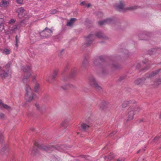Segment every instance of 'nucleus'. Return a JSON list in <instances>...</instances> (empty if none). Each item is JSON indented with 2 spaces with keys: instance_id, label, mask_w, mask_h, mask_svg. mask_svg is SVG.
<instances>
[{
  "instance_id": "1",
  "label": "nucleus",
  "mask_w": 161,
  "mask_h": 161,
  "mask_svg": "<svg viewBox=\"0 0 161 161\" xmlns=\"http://www.w3.org/2000/svg\"><path fill=\"white\" fill-rule=\"evenodd\" d=\"M160 69H159L155 70L149 74L147 75L146 78L144 77L142 78L137 79L134 82L135 85L142 86L145 84L146 79L147 78H151L157 75Z\"/></svg>"
},
{
  "instance_id": "2",
  "label": "nucleus",
  "mask_w": 161,
  "mask_h": 161,
  "mask_svg": "<svg viewBox=\"0 0 161 161\" xmlns=\"http://www.w3.org/2000/svg\"><path fill=\"white\" fill-rule=\"evenodd\" d=\"M10 65V63H8L6 64H4V63H2L0 64V77L2 79H5L8 76V71Z\"/></svg>"
},
{
  "instance_id": "3",
  "label": "nucleus",
  "mask_w": 161,
  "mask_h": 161,
  "mask_svg": "<svg viewBox=\"0 0 161 161\" xmlns=\"http://www.w3.org/2000/svg\"><path fill=\"white\" fill-rule=\"evenodd\" d=\"M114 6L116 10L120 11L125 10H134L137 8V6H135L125 8V4L122 1H120L119 4H114Z\"/></svg>"
},
{
  "instance_id": "4",
  "label": "nucleus",
  "mask_w": 161,
  "mask_h": 161,
  "mask_svg": "<svg viewBox=\"0 0 161 161\" xmlns=\"http://www.w3.org/2000/svg\"><path fill=\"white\" fill-rule=\"evenodd\" d=\"M34 145L35 147L38 148V150H39L40 152L43 151H51L55 149V147L51 145H42L39 146V144L36 142L34 143Z\"/></svg>"
},
{
  "instance_id": "5",
  "label": "nucleus",
  "mask_w": 161,
  "mask_h": 161,
  "mask_svg": "<svg viewBox=\"0 0 161 161\" xmlns=\"http://www.w3.org/2000/svg\"><path fill=\"white\" fill-rule=\"evenodd\" d=\"M88 82L91 86L95 87L97 90H100L101 89V87L97 83L96 79L92 75L88 76Z\"/></svg>"
},
{
  "instance_id": "6",
  "label": "nucleus",
  "mask_w": 161,
  "mask_h": 161,
  "mask_svg": "<svg viewBox=\"0 0 161 161\" xmlns=\"http://www.w3.org/2000/svg\"><path fill=\"white\" fill-rule=\"evenodd\" d=\"M52 30L54 29L51 28V29H49L47 27H46L45 29L41 32L40 33V36L43 37H47L51 36V34L53 33Z\"/></svg>"
},
{
  "instance_id": "7",
  "label": "nucleus",
  "mask_w": 161,
  "mask_h": 161,
  "mask_svg": "<svg viewBox=\"0 0 161 161\" xmlns=\"http://www.w3.org/2000/svg\"><path fill=\"white\" fill-rule=\"evenodd\" d=\"M31 67L29 66H26L25 67H23L22 69L24 72L29 73V74L26 76H24L23 79L22 80L24 83H26L28 81V79L31 75V74L30 73L31 70Z\"/></svg>"
},
{
  "instance_id": "8",
  "label": "nucleus",
  "mask_w": 161,
  "mask_h": 161,
  "mask_svg": "<svg viewBox=\"0 0 161 161\" xmlns=\"http://www.w3.org/2000/svg\"><path fill=\"white\" fill-rule=\"evenodd\" d=\"M140 110V108L139 107H137L135 108H130L128 109V120H131L133 119L134 114V111H139Z\"/></svg>"
},
{
  "instance_id": "9",
  "label": "nucleus",
  "mask_w": 161,
  "mask_h": 161,
  "mask_svg": "<svg viewBox=\"0 0 161 161\" xmlns=\"http://www.w3.org/2000/svg\"><path fill=\"white\" fill-rule=\"evenodd\" d=\"M8 151V145L4 143L0 145V153L3 155L6 153Z\"/></svg>"
},
{
  "instance_id": "10",
  "label": "nucleus",
  "mask_w": 161,
  "mask_h": 161,
  "mask_svg": "<svg viewBox=\"0 0 161 161\" xmlns=\"http://www.w3.org/2000/svg\"><path fill=\"white\" fill-rule=\"evenodd\" d=\"M35 105L37 109L41 112H44L46 109V107L45 105H40L37 103H35Z\"/></svg>"
},
{
  "instance_id": "11",
  "label": "nucleus",
  "mask_w": 161,
  "mask_h": 161,
  "mask_svg": "<svg viewBox=\"0 0 161 161\" xmlns=\"http://www.w3.org/2000/svg\"><path fill=\"white\" fill-rule=\"evenodd\" d=\"M35 94L33 93H26L25 96V98L26 101L30 102L32 101L34 97Z\"/></svg>"
},
{
  "instance_id": "12",
  "label": "nucleus",
  "mask_w": 161,
  "mask_h": 161,
  "mask_svg": "<svg viewBox=\"0 0 161 161\" xmlns=\"http://www.w3.org/2000/svg\"><path fill=\"white\" fill-rule=\"evenodd\" d=\"M17 11L18 13V16L19 18H21L25 16V10L23 7H20L18 8Z\"/></svg>"
},
{
  "instance_id": "13",
  "label": "nucleus",
  "mask_w": 161,
  "mask_h": 161,
  "mask_svg": "<svg viewBox=\"0 0 161 161\" xmlns=\"http://www.w3.org/2000/svg\"><path fill=\"white\" fill-rule=\"evenodd\" d=\"M114 22L113 20L112 19H108L106 20L100 21L98 22V24L100 25H103L106 24H111Z\"/></svg>"
},
{
  "instance_id": "14",
  "label": "nucleus",
  "mask_w": 161,
  "mask_h": 161,
  "mask_svg": "<svg viewBox=\"0 0 161 161\" xmlns=\"http://www.w3.org/2000/svg\"><path fill=\"white\" fill-rule=\"evenodd\" d=\"M94 37V36L92 34H90L86 37V40L87 45H89L93 42Z\"/></svg>"
},
{
  "instance_id": "15",
  "label": "nucleus",
  "mask_w": 161,
  "mask_h": 161,
  "mask_svg": "<svg viewBox=\"0 0 161 161\" xmlns=\"http://www.w3.org/2000/svg\"><path fill=\"white\" fill-rule=\"evenodd\" d=\"M136 102L135 100L125 101L123 102L122 104V107L123 108H125L129 104L135 103Z\"/></svg>"
},
{
  "instance_id": "16",
  "label": "nucleus",
  "mask_w": 161,
  "mask_h": 161,
  "mask_svg": "<svg viewBox=\"0 0 161 161\" xmlns=\"http://www.w3.org/2000/svg\"><path fill=\"white\" fill-rule=\"evenodd\" d=\"M9 0H2L0 3V7L2 8L7 7L9 4Z\"/></svg>"
},
{
  "instance_id": "17",
  "label": "nucleus",
  "mask_w": 161,
  "mask_h": 161,
  "mask_svg": "<svg viewBox=\"0 0 161 161\" xmlns=\"http://www.w3.org/2000/svg\"><path fill=\"white\" fill-rule=\"evenodd\" d=\"M18 25H14L12 27L10 28V29L7 31V34L10 33H13L15 32L16 30L18 28Z\"/></svg>"
},
{
  "instance_id": "18",
  "label": "nucleus",
  "mask_w": 161,
  "mask_h": 161,
  "mask_svg": "<svg viewBox=\"0 0 161 161\" xmlns=\"http://www.w3.org/2000/svg\"><path fill=\"white\" fill-rule=\"evenodd\" d=\"M139 39L141 40H145L147 39V36L144 32L139 33L138 35Z\"/></svg>"
},
{
  "instance_id": "19",
  "label": "nucleus",
  "mask_w": 161,
  "mask_h": 161,
  "mask_svg": "<svg viewBox=\"0 0 161 161\" xmlns=\"http://www.w3.org/2000/svg\"><path fill=\"white\" fill-rule=\"evenodd\" d=\"M96 36L100 38H102L105 40H107L108 39V38L107 36H106L100 32H99L96 33Z\"/></svg>"
},
{
  "instance_id": "20",
  "label": "nucleus",
  "mask_w": 161,
  "mask_h": 161,
  "mask_svg": "<svg viewBox=\"0 0 161 161\" xmlns=\"http://www.w3.org/2000/svg\"><path fill=\"white\" fill-rule=\"evenodd\" d=\"M108 104V102L105 101H103L100 104V108L103 110H104L106 108Z\"/></svg>"
},
{
  "instance_id": "21",
  "label": "nucleus",
  "mask_w": 161,
  "mask_h": 161,
  "mask_svg": "<svg viewBox=\"0 0 161 161\" xmlns=\"http://www.w3.org/2000/svg\"><path fill=\"white\" fill-rule=\"evenodd\" d=\"M81 127L83 131H86L89 128L90 126L85 123H83L81 125Z\"/></svg>"
},
{
  "instance_id": "22",
  "label": "nucleus",
  "mask_w": 161,
  "mask_h": 161,
  "mask_svg": "<svg viewBox=\"0 0 161 161\" xmlns=\"http://www.w3.org/2000/svg\"><path fill=\"white\" fill-rule=\"evenodd\" d=\"M76 18H71L67 22L66 25L68 26H71L73 25L74 23L76 21Z\"/></svg>"
},
{
  "instance_id": "23",
  "label": "nucleus",
  "mask_w": 161,
  "mask_h": 161,
  "mask_svg": "<svg viewBox=\"0 0 161 161\" xmlns=\"http://www.w3.org/2000/svg\"><path fill=\"white\" fill-rule=\"evenodd\" d=\"M68 121L67 120H65L61 124L60 127L62 129H65L67 126Z\"/></svg>"
},
{
  "instance_id": "24",
  "label": "nucleus",
  "mask_w": 161,
  "mask_h": 161,
  "mask_svg": "<svg viewBox=\"0 0 161 161\" xmlns=\"http://www.w3.org/2000/svg\"><path fill=\"white\" fill-rule=\"evenodd\" d=\"M25 90L26 93L33 92L30 85L28 84H26L25 85Z\"/></svg>"
},
{
  "instance_id": "25",
  "label": "nucleus",
  "mask_w": 161,
  "mask_h": 161,
  "mask_svg": "<svg viewBox=\"0 0 161 161\" xmlns=\"http://www.w3.org/2000/svg\"><path fill=\"white\" fill-rule=\"evenodd\" d=\"M121 68V66L118 64H113L111 66V68L113 70L118 69Z\"/></svg>"
},
{
  "instance_id": "26",
  "label": "nucleus",
  "mask_w": 161,
  "mask_h": 161,
  "mask_svg": "<svg viewBox=\"0 0 161 161\" xmlns=\"http://www.w3.org/2000/svg\"><path fill=\"white\" fill-rule=\"evenodd\" d=\"M101 59L100 58L95 59L93 61V63L94 66H97L99 65V63L101 61Z\"/></svg>"
},
{
  "instance_id": "27",
  "label": "nucleus",
  "mask_w": 161,
  "mask_h": 161,
  "mask_svg": "<svg viewBox=\"0 0 161 161\" xmlns=\"http://www.w3.org/2000/svg\"><path fill=\"white\" fill-rule=\"evenodd\" d=\"M161 84V79L159 78L154 82L153 84L155 87H157Z\"/></svg>"
},
{
  "instance_id": "28",
  "label": "nucleus",
  "mask_w": 161,
  "mask_h": 161,
  "mask_svg": "<svg viewBox=\"0 0 161 161\" xmlns=\"http://www.w3.org/2000/svg\"><path fill=\"white\" fill-rule=\"evenodd\" d=\"M58 73V70H55L53 72L52 75L50 76V78L53 80L57 75Z\"/></svg>"
},
{
  "instance_id": "29",
  "label": "nucleus",
  "mask_w": 161,
  "mask_h": 161,
  "mask_svg": "<svg viewBox=\"0 0 161 161\" xmlns=\"http://www.w3.org/2000/svg\"><path fill=\"white\" fill-rule=\"evenodd\" d=\"M2 53L4 54L8 55L10 53V50L8 49L5 48L2 50Z\"/></svg>"
},
{
  "instance_id": "30",
  "label": "nucleus",
  "mask_w": 161,
  "mask_h": 161,
  "mask_svg": "<svg viewBox=\"0 0 161 161\" xmlns=\"http://www.w3.org/2000/svg\"><path fill=\"white\" fill-rule=\"evenodd\" d=\"M114 157V155L112 153H110V154L109 155L108 157L107 156H105L104 158L106 159V158L108 159L109 160H111Z\"/></svg>"
},
{
  "instance_id": "31",
  "label": "nucleus",
  "mask_w": 161,
  "mask_h": 161,
  "mask_svg": "<svg viewBox=\"0 0 161 161\" xmlns=\"http://www.w3.org/2000/svg\"><path fill=\"white\" fill-rule=\"evenodd\" d=\"M88 64V62L87 61V60L85 59L84 60L82 65L81 67L83 68H85L86 66H87Z\"/></svg>"
},
{
  "instance_id": "32",
  "label": "nucleus",
  "mask_w": 161,
  "mask_h": 161,
  "mask_svg": "<svg viewBox=\"0 0 161 161\" xmlns=\"http://www.w3.org/2000/svg\"><path fill=\"white\" fill-rule=\"evenodd\" d=\"M39 87V85L38 83H36L34 86V91L35 92H37L38 91Z\"/></svg>"
},
{
  "instance_id": "33",
  "label": "nucleus",
  "mask_w": 161,
  "mask_h": 161,
  "mask_svg": "<svg viewBox=\"0 0 161 161\" xmlns=\"http://www.w3.org/2000/svg\"><path fill=\"white\" fill-rule=\"evenodd\" d=\"M2 107H3L6 109H7L8 110H10L11 109V108L10 106H9L7 104H4L3 103L2 104Z\"/></svg>"
},
{
  "instance_id": "34",
  "label": "nucleus",
  "mask_w": 161,
  "mask_h": 161,
  "mask_svg": "<svg viewBox=\"0 0 161 161\" xmlns=\"http://www.w3.org/2000/svg\"><path fill=\"white\" fill-rule=\"evenodd\" d=\"M161 138V136L160 137L159 136H156L154 138V139L153 140V142L154 143H156L158 142V141L160 140V138Z\"/></svg>"
},
{
  "instance_id": "35",
  "label": "nucleus",
  "mask_w": 161,
  "mask_h": 161,
  "mask_svg": "<svg viewBox=\"0 0 161 161\" xmlns=\"http://www.w3.org/2000/svg\"><path fill=\"white\" fill-rule=\"evenodd\" d=\"M37 150H38L37 148L34 147L33 149L32 150L31 152V153L32 155L35 154L37 153Z\"/></svg>"
},
{
  "instance_id": "36",
  "label": "nucleus",
  "mask_w": 161,
  "mask_h": 161,
  "mask_svg": "<svg viewBox=\"0 0 161 161\" xmlns=\"http://www.w3.org/2000/svg\"><path fill=\"white\" fill-rule=\"evenodd\" d=\"M3 136L2 133L0 132V145L2 144V143H3Z\"/></svg>"
},
{
  "instance_id": "37",
  "label": "nucleus",
  "mask_w": 161,
  "mask_h": 161,
  "mask_svg": "<svg viewBox=\"0 0 161 161\" xmlns=\"http://www.w3.org/2000/svg\"><path fill=\"white\" fill-rule=\"evenodd\" d=\"M19 38H18V36L16 35L15 37V41H16V43L15 44V46L17 47L18 46V43L19 42Z\"/></svg>"
},
{
  "instance_id": "38",
  "label": "nucleus",
  "mask_w": 161,
  "mask_h": 161,
  "mask_svg": "<svg viewBox=\"0 0 161 161\" xmlns=\"http://www.w3.org/2000/svg\"><path fill=\"white\" fill-rule=\"evenodd\" d=\"M4 21V19L3 18H0V25H4L3 23Z\"/></svg>"
},
{
  "instance_id": "39",
  "label": "nucleus",
  "mask_w": 161,
  "mask_h": 161,
  "mask_svg": "<svg viewBox=\"0 0 161 161\" xmlns=\"http://www.w3.org/2000/svg\"><path fill=\"white\" fill-rule=\"evenodd\" d=\"M117 132L116 131H113V132H112V133H111L109 135V136H113L114 135H115L116 133Z\"/></svg>"
},
{
  "instance_id": "40",
  "label": "nucleus",
  "mask_w": 161,
  "mask_h": 161,
  "mask_svg": "<svg viewBox=\"0 0 161 161\" xmlns=\"http://www.w3.org/2000/svg\"><path fill=\"white\" fill-rule=\"evenodd\" d=\"M17 3L19 4H22L23 2V0H16Z\"/></svg>"
},
{
  "instance_id": "41",
  "label": "nucleus",
  "mask_w": 161,
  "mask_h": 161,
  "mask_svg": "<svg viewBox=\"0 0 161 161\" xmlns=\"http://www.w3.org/2000/svg\"><path fill=\"white\" fill-rule=\"evenodd\" d=\"M15 22V21L14 19H10L9 21V24H13Z\"/></svg>"
},
{
  "instance_id": "42",
  "label": "nucleus",
  "mask_w": 161,
  "mask_h": 161,
  "mask_svg": "<svg viewBox=\"0 0 161 161\" xmlns=\"http://www.w3.org/2000/svg\"><path fill=\"white\" fill-rule=\"evenodd\" d=\"M4 29V25H0V32L2 31Z\"/></svg>"
},
{
  "instance_id": "43",
  "label": "nucleus",
  "mask_w": 161,
  "mask_h": 161,
  "mask_svg": "<svg viewBox=\"0 0 161 161\" xmlns=\"http://www.w3.org/2000/svg\"><path fill=\"white\" fill-rule=\"evenodd\" d=\"M5 117L4 114L3 113H0V119H3Z\"/></svg>"
},
{
  "instance_id": "44",
  "label": "nucleus",
  "mask_w": 161,
  "mask_h": 161,
  "mask_svg": "<svg viewBox=\"0 0 161 161\" xmlns=\"http://www.w3.org/2000/svg\"><path fill=\"white\" fill-rule=\"evenodd\" d=\"M125 78V76H121L118 79L119 81H121L123 80Z\"/></svg>"
},
{
  "instance_id": "45",
  "label": "nucleus",
  "mask_w": 161,
  "mask_h": 161,
  "mask_svg": "<svg viewBox=\"0 0 161 161\" xmlns=\"http://www.w3.org/2000/svg\"><path fill=\"white\" fill-rule=\"evenodd\" d=\"M67 86H69V87H70L71 88H74L75 87V86L72 84H67Z\"/></svg>"
},
{
  "instance_id": "46",
  "label": "nucleus",
  "mask_w": 161,
  "mask_h": 161,
  "mask_svg": "<svg viewBox=\"0 0 161 161\" xmlns=\"http://www.w3.org/2000/svg\"><path fill=\"white\" fill-rule=\"evenodd\" d=\"M125 158H119L118 159L117 161H124Z\"/></svg>"
},
{
  "instance_id": "47",
  "label": "nucleus",
  "mask_w": 161,
  "mask_h": 161,
  "mask_svg": "<svg viewBox=\"0 0 161 161\" xmlns=\"http://www.w3.org/2000/svg\"><path fill=\"white\" fill-rule=\"evenodd\" d=\"M36 77V75H33L32 76V81H34L35 80Z\"/></svg>"
},
{
  "instance_id": "48",
  "label": "nucleus",
  "mask_w": 161,
  "mask_h": 161,
  "mask_svg": "<svg viewBox=\"0 0 161 161\" xmlns=\"http://www.w3.org/2000/svg\"><path fill=\"white\" fill-rule=\"evenodd\" d=\"M80 4L82 6H85L86 5V3L85 2H82Z\"/></svg>"
},
{
  "instance_id": "49",
  "label": "nucleus",
  "mask_w": 161,
  "mask_h": 161,
  "mask_svg": "<svg viewBox=\"0 0 161 161\" xmlns=\"http://www.w3.org/2000/svg\"><path fill=\"white\" fill-rule=\"evenodd\" d=\"M61 148L62 149H63V150H59V151H63V150H64V149H63L64 148V146H63V145H62L61 146Z\"/></svg>"
},
{
  "instance_id": "50",
  "label": "nucleus",
  "mask_w": 161,
  "mask_h": 161,
  "mask_svg": "<svg viewBox=\"0 0 161 161\" xmlns=\"http://www.w3.org/2000/svg\"><path fill=\"white\" fill-rule=\"evenodd\" d=\"M3 103L2 102V101L0 100V108H2Z\"/></svg>"
},
{
  "instance_id": "51",
  "label": "nucleus",
  "mask_w": 161,
  "mask_h": 161,
  "mask_svg": "<svg viewBox=\"0 0 161 161\" xmlns=\"http://www.w3.org/2000/svg\"><path fill=\"white\" fill-rule=\"evenodd\" d=\"M75 73H76V71H74L72 72L71 73V74L72 75V76H73L75 74Z\"/></svg>"
},
{
  "instance_id": "52",
  "label": "nucleus",
  "mask_w": 161,
  "mask_h": 161,
  "mask_svg": "<svg viewBox=\"0 0 161 161\" xmlns=\"http://www.w3.org/2000/svg\"><path fill=\"white\" fill-rule=\"evenodd\" d=\"M148 62V60L147 59H146L145 60V61H143V62L144 64H146Z\"/></svg>"
},
{
  "instance_id": "53",
  "label": "nucleus",
  "mask_w": 161,
  "mask_h": 161,
  "mask_svg": "<svg viewBox=\"0 0 161 161\" xmlns=\"http://www.w3.org/2000/svg\"><path fill=\"white\" fill-rule=\"evenodd\" d=\"M140 65H140V64H137L136 65V68H138L139 67H140Z\"/></svg>"
},
{
  "instance_id": "54",
  "label": "nucleus",
  "mask_w": 161,
  "mask_h": 161,
  "mask_svg": "<svg viewBox=\"0 0 161 161\" xmlns=\"http://www.w3.org/2000/svg\"><path fill=\"white\" fill-rule=\"evenodd\" d=\"M125 53L126 54L128 55V51L127 50H125Z\"/></svg>"
},
{
  "instance_id": "55",
  "label": "nucleus",
  "mask_w": 161,
  "mask_h": 161,
  "mask_svg": "<svg viewBox=\"0 0 161 161\" xmlns=\"http://www.w3.org/2000/svg\"><path fill=\"white\" fill-rule=\"evenodd\" d=\"M61 88H63L64 90H65L66 89V87H64L63 86H61Z\"/></svg>"
},
{
  "instance_id": "56",
  "label": "nucleus",
  "mask_w": 161,
  "mask_h": 161,
  "mask_svg": "<svg viewBox=\"0 0 161 161\" xmlns=\"http://www.w3.org/2000/svg\"><path fill=\"white\" fill-rule=\"evenodd\" d=\"M140 151V150H139V151H138L137 152V153H139Z\"/></svg>"
},
{
  "instance_id": "57",
  "label": "nucleus",
  "mask_w": 161,
  "mask_h": 161,
  "mask_svg": "<svg viewBox=\"0 0 161 161\" xmlns=\"http://www.w3.org/2000/svg\"><path fill=\"white\" fill-rule=\"evenodd\" d=\"M31 130H32V131L34 130V128H32L31 129Z\"/></svg>"
},
{
  "instance_id": "58",
  "label": "nucleus",
  "mask_w": 161,
  "mask_h": 161,
  "mask_svg": "<svg viewBox=\"0 0 161 161\" xmlns=\"http://www.w3.org/2000/svg\"><path fill=\"white\" fill-rule=\"evenodd\" d=\"M90 4H88V5L87 7H90Z\"/></svg>"
},
{
  "instance_id": "59",
  "label": "nucleus",
  "mask_w": 161,
  "mask_h": 161,
  "mask_svg": "<svg viewBox=\"0 0 161 161\" xmlns=\"http://www.w3.org/2000/svg\"><path fill=\"white\" fill-rule=\"evenodd\" d=\"M159 118L161 119V114L159 115Z\"/></svg>"
},
{
  "instance_id": "60",
  "label": "nucleus",
  "mask_w": 161,
  "mask_h": 161,
  "mask_svg": "<svg viewBox=\"0 0 161 161\" xmlns=\"http://www.w3.org/2000/svg\"><path fill=\"white\" fill-rule=\"evenodd\" d=\"M147 69V68H145L144 69H143V70H146V69Z\"/></svg>"
},
{
  "instance_id": "61",
  "label": "nucleus",
  "mask_w": 161,
  "mask_h": 161,
  "mask_svg": "<svg viewBox=\"0 0 161 161\" xmlns=\"http://www.w3.org/2000/svg\"><path fill=\"white\" fill-rule=\"evenodd\" d=\"M63 51V50H61V53Z\"/></svg>"
},
{
  "instance_id": "62",
  "label": "nucleus",
  "mask_w": 161,
  "mask_h": 161,
  "mask_svg": "<svg viewBox=\"0 0 161 161\" xmlns=\"http://www.w3.org/2000/svg\"><path fill=\"white\" fill-rule=\"evenodd\" d=\"M63 51V50H61V53Z\"/></svg>"
},
{
  "instance_id": "63",
  "label": "nucleus",
  "mask_w": 161,
  "mask_h": 161,
  "mask_svg": "<svg viewBox=\"0 0 161 161\" xmlns=\"http://www.w3.org/2000/svg\"><path fill=\"white\" fill-rule=\"evenodd\" d=\"M75 161H79V160H76Z\"/></svg>"
},
{
  "instance_id": "64",
  "label": "nucleus",
  "mask_w": 161,
  "mask_h": 161,
  "mask_svg": "<svg viewBox=\"0 0 161 161\" xmlns=\"http://www.w3.org/2000/svg\"><path fill=\"white\" fill-rule=\"evenodd\" d=\"M63 80H65V79H64H64H63Z\"/></svg>"
}]
</instances>
